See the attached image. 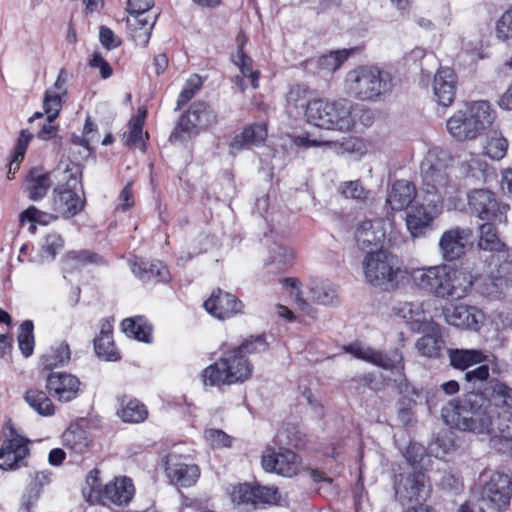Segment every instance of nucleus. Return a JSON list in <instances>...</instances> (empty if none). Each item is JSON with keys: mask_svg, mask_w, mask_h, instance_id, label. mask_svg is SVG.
<instances>
[{"mask_svg": "<svg viewBox=\"0 0 512 512\" xmlns=\"http://www.w3.org/2000/svg\"><path fill=\"white\" fill-rule=\"evenodd\" d=\"M487 163L477 155H471L461 163V171L466 177L483 180L487 170Z\"/></svg>", "mask_w": 512, "mask_h": 512, "instance_id": "50", "label": "nucleus"}, {"mask_svg": "<svg viewBox=\"0 0 512 512\" xmlns=\"http://www.w3.org/2000/svg\"><path fill=\"white\" fill-rule=\"evenodd\" d=\"M213 317L224 320L243 313L244 304L231 293L217 289L203 304Z\"/></svg>", "mask_w": 512, "mask_h": 512, "instance_id": "23", "label": "nucleus"}, {"mask_svg": "<svg viewBox=\"0 0 512 512\" xmlns=\"http://www.w3.org/2000/svg\"><path fill=\"white\" fill-rule=\"evenodd\" d=\"M204 438L212 448L230 447L232 442V438L224 431L213 428L204 431Z\"/></svg>", "mask_w": 512, "mask_h": 512, "instance_id": "57", "label": "nucleus"}, {"mask_svg": "<svg viewBox=\"0 0 512 512\" xmlns=\"http://www.w3.org/2000/svg\"><path fill=\"white\" fill-rule=\"evenodd\" d=\"M197 127L194 118H192L188 111L181 116L171 138L180 142L186 141L195 133Z\"/></svg>", "mask_w": 512, "mask_h": 512, "instance_id": "52", "label": "nucleus"}, {"mask_svg": "<svg viewBox=\"0 0 512 512\" xmlns=\"http://www.w3.org/2000/svg\"><path fill=\"white\" fill-rule=\"evenodd\" d=\"M431 491L429 479L421 471L401 474L395 482V497L402 505L426 501Z\"/></svg>", "mask_w": 512, "mask_h": 512, "instance_id": "14", "label": "nucleus"}, {"mask_svg": "<svg viewBox=\"0 0 512 512\" xmlns=\"http://www.w3.org/2000/svg\"><path fill=\"white\" fill-rule=\"evenodd\" d=\"M441 417L452 428L484 435L490 429L493 414L484 395L469 392L443 406Z\"/></svg>", "mask_w": 512, "mask_h": 512, "instance_id": "3", "label": "nucleus"}, {"mask_svg": "<svg viewBox=\"0 0 512 512\" xmlns=\"http://www.w3.org/2000/svg\"><path fill=\"white\" fill-rule=\"evenodd\" d=\"M410 278L417 287L447 300L465 298L472 291L475 283H478L481 294L493 296L502 290L505 283L500 276L491 274L482 278L474 275L468 267L446 264L412 268Z\"/></svg>", "mask_w": 512, "mask_h": 512, "instance_id": "2", "label": "nucleus"}, {"mask_svg": "<svg viewBox=\"0 0 512 512\" xmlns=\"http://www.w3.org/2000/svg\"><path fill=\"white\" fill-rule=\"evenodd\" d=\"M308 102L307 90L300 85L293 86L287 94V104L290 107L304 108L305 110Z\"/></svg>", "mask_w": 512, "mask_h": 512, "instance_id": "60", "label": "nucleus"}, {"mask_svg": "<svg viewBox=\"0 0 512 512\" xmlns=\"http://www.w3.org/2000/svg\"><path fill=\"white\" fill-rule=\"evenodd\" d=\"M146 118V110L139 108L137 114L131 118L128 125V131L124 134L126 144L143 149L145 146L144 138L147 133L143 132V126Z\"/></svg>", "mask_w": 512, "mask_h": 512, "instance_id": "38", "label": "nucleus"}, {"mask_svg": "<svg viewBox=\"0 0 512 512\" xmlns=\"http://www.w3.org/2000/svg\"><path fill=\"white\" fill-rule=\"evenodd\" d=\"M51 185L50 175L37 168L30 171L25 181L28 197L33 201L42 199Z\"/></svg>", "mask_w": 512, "mask_h": 512, "instance_id": "34", "label": "nucleus"}, {"mask_svg": "<svg viewBox=\"0 0 512 512\" xmlns=\"http://www.w3.org/2000/svg\"><path fill=\"white\" fill-rule=\"evenodd\" d=\"M391 223L384 219L365 220L358 226L355 238L361 249H383Z\"/></svg>", "mask_w": 512, "mask_h": 512, "instance_id": "19", "label": "nucleus"}, {"mask_svg": "<svg viewBox=\"0 0 512 512\" xmlns=\"http://www.w3.org/2000/svg\"><path fill=\"white\" fill-rule=\"evenodd\" d=\"M66 80V73L61 70L54 85L45 93L43 108L47 118L46 123L37 134L41 140H49L56 135L57 127L52 122L58 117L60 112L62 96L66 94Z\"/></svg>", "mask_w": 512, "mask_h": 512, "instance_id": "15", "label": "nucleus"}, {"mask_svg": "<svg viewBox=\"0 0 512 512\" xmlns=\"http://www.w3.org/2000/svg\"><path fill=\"white\" fill-rule=\"evenodd\" d=\"M229 496L233 504L244 508L255 507L254 486L247 483L238 484L231 488Z\"/></svg>", "mask_w": 512, "mask_h": 512, "instance_id": "47", "label": "nucleus"}, {"mask_svg": "<svg viewBox=\"0 0 512 512\" xmlns=\"http://www.w3.org/2000/svg\"><path fill=\"white\" fill-rule=\"evenodd\" d=\"M189 112L199 127H207L216 122L215 112L203 103L194 105Z\"/></svg>", "mask_w": 512, "mask_h": 512, "instance_id": "55", "label": "nucleus"}, {"mask_svg": "<svg viewBox=\"0 0 512 512\" xmlns=\"http://www.w3.org/2000/svg\"><path fill=\"white\" fill-rule=\"evenodd\" d=\"M448 356L451 365L459 370H465L488 361L487 355L477 349H450Z\"/></svg>", "mask_w": 512, "mask_h": 512, "instance_id": "35", "label": "nucleus"}, {"mask_svg": "<svg viewBox=\"0 0 512 512\" xmlns=\"http://www.w3.org/2000/svg\"><path fill=\"white\" fill-rule=\"evenodd\" d=\"M327 148L337 155H352L361 158L367 153V144L357 137H344L341 140H328Z\"/></svg>", "mask_w": 512, "mask_h": 512, "instance_id": "36", "label": "nucleus"}, {"mask_svg": "<svg viewBox=\"0 0 512 512\" xmlns=\"http://www.w3.org/2000/svg\"><path fill=\"white\" fill-rule=\"evenodd\" d=\"M62 444L71 455H84L92 447L90 434L79 426H70L62 434Z\"/></svg>", "mask_w": 512, "mask_h": 512, "instance_id": "29", "label": "nucleus"}, {"mask_svg": "<svg viewBox=\"0 0 512 512\" xmlns=\"http://www.w3.org/2000/svg\"><path fill=\"white\" fill-rule=\"evenodd\" d=\"M507 148V140L501 135L494 133V135L487 139L484 153L492 160H501L506 155Z\"/></svg>", "mask_w": 512, "mask_h": 512, "instance_id": "51", "label": "nucleus"}, {"mask_svg": "<svg viewBox=\"0 0 512 512\" xmlns=\"http://www.w3.org/2000/svg\"><path fill=\"white\" fill-rule=\"evenodd\" d=\"M99 39L101 44L108 50L114 49L121 44V40L114 32L106 27L101 26L99 30Z\"/></svg>", "mask_w": 512, "mask_h": 512, "instance_id": "64", "label": "nucleus"}, {"mask_svg": "<svg viewBox=\"0 0 512 512\" xmlns=\"http://www.w3.org/2000/svg\"><path fill=\"white\" fill-rule=\"evenodd\" d=\"M393 314L401 318L413 331H434L435 323L425 308L424 302H399L393 309Z\"/></svg>", "mask_w": 512, "mask_h": 512, "instance_id": "18", "label": "nucleus"}, {"mask_svg": "<svg viewBox=\"0 0 512 512\" xmlns=\"http://www.w3.org/2000/svg\"><path fill=\"white\" fill-rule=\"evenodd\" d=\"M496 35L502 40L512 38V8L506 11L498 20L496 25Z\"/></svg>", "mask_w": 512, "mask_h": 512, "instance_id": "61", "label": "nucleus"}, {"mask_svg": "<svg viewBox=\"0 0 512 512\" xmlns=\"http://www.w3.org/2000/svg\"><path fill=\"white\" fill-rule=\"evenodd\" d=\"M58 218L57 214H49L44 211L39 210L35 206H29L26 210H24L20 216L19 221L21 226H24L26 222H35L42 225H46L51 221H54Z\"/></svg>", "mask_w": 512, "mask_h": 512, "instance_id": "54", "label": "nucleus"}, {"mask_svg": "<svg viewBox=\"0 0 512 512\" xmlns=\"http://www.w3.org/2000/svg\"><path fill=\"white\" fill-rule=\"evenodd\" d=\"M262 466L268 472L292 477L299 472L300 461L291 450H280L278 452L267 450L262 456Z\"/></svg>", "mask_w": 512, "mask_h": 512, "instance_id": "25", "label": "nucleus"}, {"mask_svg": "<svg viewBox=\"0 0 512 512\" xmlns=\"http://www.w3.org/2000/svg\"><path fill=\"white\" fill-rule=\"evenodd\" d=\"M352 54V50L342 49L323 54L318 59V67L325 73H334Z\"/></svg>", "mask_w": 512, "mask_h": 512, "instance_id": "44", "label": "nucleus"}, {"mask_svg": "<svg viewBox=\"0 0 512 512\" xmlns=\"http://www.w3.org/2000/svg\"><path fill=\"white\" fill-rule=\"evenodd\" d=\"M235 349L240 354H243L245 357H247L248 354L264 352L267 349V343L263 337L259 336L244 342L242 345Z\"/></svg>", "mask_w": 512, "mask_h": 512, "instance_id": "62", "label": "nucleus"}, {"mask_svg": "<svg viewBox=\"0 0 512 512\" xmlns=\"http://www.w3.org/2000/svg\"><path fill=\"white\" fill-rule=\"evenodd\" d=\"M456 75L451 68L441 67L433 79V92L437 102L444 106H450L456 94Z\"/></svg>", "mask_w": 512, "mask_h": 512, "instance_id": "28", "label": "nucleus"}, {"mask_svg": "<svg viewBox=\"0 0 512 512\" xmlns=\"http://www.w3.org/2000/svg\"><path fill=\"white\" fill-rule=\"evenodd\" d=\"M117 415L127 423H140L148 416V411L144 404L136 399H123L121 407L117 410Z\"/></svg>", "mask_w": 512, "mask_h": 512, "instance_id": "39", "label": "nucleus"}, {"mask_svg": "<svg viewBox=\"0 0 512 512\" xmlns=\"http://www.w3.org/2000/svg\"><path fill=\"white\" fill-rule=\"evenodd\" d=\"M488 430L484 435L490 437L493 447L501 453L512 455V412H497Z\"/></svg>", "mask_w": 512, "mask_h": 512, "instance_id": "22", "label": "nucleus"}, {"mask_svg": "<svg viewBox=\"0 0 512 512\" xmlns=\"http://www.w3.org/2000/svg\"><path fill=\"white\" fill-rule=\"evenodd\" d=\"M450 154L438 147L430 149L421 163L426 204L414 206L406 215V226L413 238L421 237L431 228L442 207L456 209L460 202V187L452 179Z\"/></svg>", "mask_w": 512, "mask_h": 512, "instance_id": "1", "label": "nucleus"}, {"mask_svg": "<svg viewBox=\"0 0 512 512\" xmlns=\"http://www.w3.org/2000/svg\"><path fill=\"white\" fill-rule=\"evenodd\" d=\"M357 111L354 104L346 99L329 101L310 100L304 112L305 120L315 127L346 133L356 126Z\"/></svg>", "mask_w": 512, "mask_h": 512, "instance_id": "4", "label": "nucleus"}, {"mask_svg": "<svg viewBox=\"0 0 512 512\" xmlns=\"http://www.w3.org/2000/svg\"><path fill=\"white\" fill-rule=\"evenodd\" d=\"M283 285L290 290L291 295L295 296L299 308L310 315L312 308L302 296L299 280L296 278H286L283 280Z\"/></svg>", "mask_w": 512, "mask_h": 512, "instance_id": "58", "label": "nucleus"}, {"mask_svg": "<svg viewBox=\"0 0 512 512\" xmlns=\"http://www.w3.org/2000/svg\"><path fill=\"white\" fill-rule=\"evenodd\" d=\"M267 138V126L265 123H257L248 126L240 134L236 135L231 144V151L238 152L252 145L258 146Z\"/></svg>", "mask_w": 512, "mask_h": 512, "instance_id": "33", "label": "nucleus"}, {"mask_svg": "<svg viewBox=\"0 0 512 512\" xmlns=\"http://www.w3.org/2000/svg\"><path fill=\"white\" fill-rule=\"evenodd\" d=\"M338 192L346 199L359 202H366L369 199L370 191L367 190L359 180L344 181L338 186Z\"/></svg>", "mask_w": 512, "mask_h": 512, "instance_id": "49", "label": "nucleus"}, {"mask_svg": "<svg viewBox=\"0 0 512 512\" xmlns=\"http://www.w3.org/2000/svg\"><path fill=\"white\" fill-rule=\"evenodd\" d=\"M292 142L301 148L327 147L328 144V140L313 138L308 133L293 137Z\"/></svg>", "mask_w": 512, "mask_h": 512, "instance_id": "63", "label": "nucleus"}, {"mask_svg": "<svg viewBox=\"0 0 512 512\" xmlns=\"http://www.w3.org/2000/svg\"><path fill=\"white\" fill-rule=\"evenodd\" d=\"M309 299L317 304L332 305L337 300L336 287L329 281H316L309 289Z\"/></svg>", "mask_w": 512, "mask_h": 512, "instance_id": "41", "label": "nucleus"}, {"mask_svg": "<svg viewBox=\"0 0 512 512\" xmlns=\"http://www.w3.org/2000/svg\"><path fill=\"white\" fill-rule=\"evenodd\" d=\"M46 388L59 402H71L81 392V382L78 377L66 372H52L46 378Z\"/></svg>", "mask_w": 512, "mask_h": 512, "instance_id": "21", "label": "nucleus"}, {"mask_svg": "<svg viewBox=\"0 0 512 512\" xmlns=\"http://www.w3.org/2000/svg\"><path fill=\"white\" fill-rule=\"evenodd\" d=\"M472 230L455 227L445 231L439 239V250L445 261H454L461 258L470 243Z\"/></svg>", "mask_w": 512, "mask_h": 512, "instance_id": "20", "label": "nucleus"}, {"mask_svg": "<svg viewBox=\"0 0 512 512\" xmlns=\"http://www.w3.org/2000/svg\"><path fill=\"white\" fill-rule=\"evenodd\" d=\"M362 266L365 279L384 290L396 289L407 275L410 276V270H405L399 259L385 249L368 252Z\"/></svg>", "mask_w": 512, "mask_h": 512, "instance_id": "7", "label": "nucleus"}, {"mask_svg": "<svg viewBox=\"0 0 512 512\" xmlns=\"http://www.w3.org/2000/svg\"><path fill=\"white\" fill-rule=\"evenodd\" d=\"M252 372L253 365L248 358L234 348L206 367L202 373V380L206 386L232 385L247 381L251 378Z\"/></svg>", "mask_w": 512, "mask_h": 512, "instance_id": "8", "label": "nucleus"}, {"mask_svg": "<svg viewBox=\"0 0 512 512\" xmlns=\"http://www.w3.org/2000/svg\"><path fill=\"white\" fill-rule=\"evenodd\" d=\"M255 507L259 504L276 505L281 495L277 488L268 486H254Z\"/></svg>", "mask_w": 512, "mask_h": 512, "instance_id": "56", "label": "nucleus"}, {"mask_svg": "<svg viewBox=\"0 0 512 512\" xmlns=\"http://www.w3.org/2000/svg\"><path fill=\"white\" fill-rule=\"evenodd\" d=\"M480 394L485 396L493 415L497 414L496 409L511 412L512 388L506 383L497 379L491 380Z\"/></svg>", "mask_w": 512, "mask_h": 512, "instance_id": "27", "label": "nucleus"}, {"mask_svg": "<svg viewBox=\"0 0 512 512\" xmlns=\"http://www.w3.org/2000/svg\"><path fill=\"white\" fill-rule=\"evenodd\" d=\"M25 402L39 415L50 417L55 414L56 408L45 391L31 388L24 394Z\"/></svg>", "mask_w": 512, "mask_h": 512, "instance_id": "37", "label": "nucleus"}, {"mask_svg": "<svg viewBox=\"0 0 512 512\" xmlns=\"http://www.w3.org/2000/svg\"><path fill=\"white\" fill-rule=\"evenodd\" d=\"M27 443L28 440L19 435L5 441L0 448V469L7 471L19 468L29 454Z\"/></svg>", "mask_w": 512, "mask_h": 512, "instance_id": "26", "label": "nucleus"}, {"mask_svg": "<svg viewBox=\"0 0 512 512\" xmlns=\"http://www.w3.org/2000/svg\"><path fill=\"white\" fill-rule=\"evenodd\" d=\"M34 324L31 320H25L21 323L18 331V345L22 355L25 358L30 357L34 352L35 337Z\"/></svg>", "mask_w": 512, "mask_h": 512, "instance_id": "46", "label": "nucleus"}, {"mask_svg": "<svg viewBox=\"0 0 512 512\" xmlns=\"http://www.w3.org/2000/svg\"><path fill=\"white\" fill-rule=\"evenodd\" d=\"M469 207L481 220L498 223L506 222L507 204L501 203L488 189H475L468 194Z\"/></svg>", "mask_w": 512, "mask_h": 512, "instance_id": "12", "label": "nucleus"}, {"mask_svg": "<svg viewBox=\"0 0 512 512\" xmlns=\"http://www.w3.org/2000/svg\"><path fill=\"white\" fill-rule=\"evenodd\" d=\"M202 81L198 75H192L187 81L186 84L179 94L177 104L178 106H182L186 104L190 99L193 98L195 92L201 87Z\"/></svg>", "mask_w": 512, "mask_h": 512, "instance_id": "59", "label": "nucleus"}, {"mask_svg": "<svg viewBox=\"0 0 512 512\" xmlns=\"http://www.w3.org/2000/svg\"><path fill=\"white\" fill-rule=\"evenodd\" d=\"M235 64L240 69L242 75L251 80V84L254 89H257L259 84L260 72L253 69V61L251 58L246 56L242 51H239L234 59Z\"/></svg>", "mask_w": 512, "mask_h": 512, "instance_id": "53", "label": "nucleus"}, {"mask_svg": "<svg viewBox=\"0 0 512 512\" xmlns=\"http://www.w3.org/2000/svg\"><path fill=\"white\" fill-rule=\"evenodd\" d=\"M344 87L348 95L358 100L372 101L389 92L391 83L378 68L360 66L346 74Z\"/></svg>", "mask_w": 512, "mask_h": 512, "instance_id": "10", "label": "nucleus"}, {"mask_svg": "<svg viewBox=\"0 0 512 512\" xmlns=\"http://www.w3.org/2000/svg\"><path fill=\"white\" fill-rule=\"evenodd\" d=\"M496 119V111L485 100L466 103L447 120L449 134L457 141L464 142L476 139L489 129Z\"/></svg>", "mask_w": 512, "mask_h": 512, "instance_id": "5", "label": "nucleus"}, {"mask_svg": "<svg viewBox=\"0 0 512 512\" xmlns=\"http://www.w3.org/2000/svg\"><path fill=\"white\" fill-rule=\"evenodd\" d=\"M121 326L127 336L142 342H150L152 328L143 317L124 319Z\"/></svg>", "mask_w": 512, "mask_h": 512, "instance_id": "42", "label": "nucleus"}, {"mask_svg": "<svg viewBox=\"0 0 512 512\" xmlns=\"http://www.w3.org/2000/svg\"><path fill=\"white\" fill-rule=\"evenodd\" d=\"M71 359L69 345L65 341L55 343L49 352L41 358L42 364L46 369H53L66 365Z\"/></svg>", "mask_w": 512, "mask_h": 512, "instance_id": "40", "label": "nucleus"}, {"mask_svg": "<svg viewBox=\"0 0 512 512\" xmlns=\"http://www.w3.org/2000/svg\"><path fill=\"white\" fill-rule=\"evenodd\" d=\"M131 270L142 282H166L170 279L169 271L159 261L135 260L131 263Z\"/></svg>", "mask_w": 512, "mask_h": 512, "instance_id": "31", "label": "nucleus"}, {"mask_svg": "<svg viewBox=\"0 0 512 512\" xmlns=\"http://www.w3.org/2000/svg\"><path fill=\"white\" fill-rule=\"evenodd\" d=\"M154 0H127V26L134 42L146 46L150 40L152 29L159 16L151 12Z\"/></svg>", "mask_w": 512, "mask_h": 512, "instance_id": "11", "label": "nucleus"}, {"mask_svg": "<svg viewBox=\"0 0 512 512\" xmlns=\"http://www.w3.org/2000/svg\"><path fill=\"white\" fill-rule=\"evenodd\" d=\"M64 248L61 235L53 232L47 234L41 242L40 257L43 261H52Z\"/></svg>", "mask_w": 512, "mask_h": 512, "instance_id": "48", "label": "nucleus"}, {"mask_svg": "<svg viewBox=\"0 0 512 512\" xmlns=\"http://www.w3.org/2000/svg\"><path fill=\"white\" fill-rule=\"evenodd\" d=\"M445 320L457 328L478 331L484 324V314L475 306L458 304L444 310Z\"/></svg>", "mask_w": 512, "mask_h": 512, "instance_id": "24", "label": "nucleus"}, {"mask_svg": "<svg viewBox=\"0 0 512 512\" xmlns=\"http://www.w3.org/2000/svg\"><path fill=\"white\" fill-rule=\"evenodd\" d=\"M436 327L437 325L435 324L434 331H431L432 334L424 335L415 344L418 352L425 357H437L442 348L443 341L436 332Z\"/></svg>", "mask_w": 512, "mask_h": 512, "instance_id": "45", "label": "nucleus"}, {"mask_svg": "<svg viewBox=\"0 0 512 512\" xmlns=\"http://www.w3.org/2000/svg\"><path fill=\"white\" fill-rule=\"evenodd\" d=\"M478 247L485 251H502L504 243L499 239L495 227L491 223L482 224L479 228Z\"/></svg>", "mask_w": 512, "mask_h": 512, "instance_id": "43", "label": "nucleus"}, {"mask_svg": "<svg viewBox=\"0 0 512 512\" xmlns=\"http://www.w3.org/2000/svg\"><path fill=\"white\" fill-rule=\"evenodd\" d=\"M165 471L170 483L178 487H190L200 476L199 467L189 457L175 453L167 456Z\"/></svg>", "mask_w": 512, "mask_h": 512, "instance_id": "17", "label": "nucleus"}, {"mask_svg": "<svg viewBox=\"0 0 512 512\" xmlns=\"http://www.w3.org/2000/svg\"><path fill=\"white\" fill-rule=\"evenodd\" d=\"M100 333L94 339V349L98 357L106 361H117L120 359V354L117 351L114 341L112 339L113 326L109 320L103 319L100 321Z\"/></svg>", "mask_w": 512, "mask_h": 512, "instance_id": "30", "label": "nucleus"}, {"mask_svg": "<svg viewBox=\"0 0 512 512\" xmlns=\"http://www.w3.org/2000/svg\"><path fill=\"white\" fill-rule=\"evenodd\" d=\"M345 350L355 358L370 362L384 369L391 370L393 373H397V377L394 378V381L402 382V379L404 378V375L402 374L404 364L403 356L398 350H394L390 354H382L381 352L360 343L351 344L345 347Z\"/></svg>", "mask_w": 512, "mask_h": 512, "instance_id": "16", "label": "nucleus"}, {"mask_svg": "<svg viewBox=\"0 0 512 512\" xmlns=\"http://www.w3.org/2000/svg\"><path fill=\"white\" fill-rule=\"evenodd\" d=\"M512 497V475L494 472L483 483L481 500L495 511L508 508Z\"/></svg>", "mask_w": 512, "mask_h": 512, "instance_id": "13", "label": "nucleus"}, {"mask_svg": "<svg viewBox=\"0 0 512 512\" xmlns=\"http://www.w3.org/2000/svg\"><path fill=\"white\" fill-rule=\"evenodd\" d=\"M99 475V470L93 469L86 477L82 494L87 502L97 504L110 501L121 506L128 504L132 500L135 488L130 478L125 476L116 477L102 487Z\"/></svg>", "mask_w": 512, "mask_h": 512, "instance_id": "9", "label": "nucleus"}, {"mask_svg": "<svg viewBox=\"0 0 512 512\" xmlns=\"http://www.w3.org/2000/svg\"><path fill=\"white\" fill-rule=\"evenodd\" d=\"M53 176L59 182L53 192V211L63 218H71L80 213L85 206V197L79 168L75 164L58 166Z\"/></svg>", "mask_w": 512, "mask_h": 512, "instance_id": "6", "label": "nucleus"}, {"mask_svg": "<svg viewBox=\"0 0 512 512\" xmlns=\"http://www.w3.org/2000/svg\"><path fill=\"white\" fill-rule=\"evenodd\" d=\"M416 197L415 186L407 180L393 183L387 198V204L394 211L407 208Z\"/></svg>", "mask_w": 512, "mask_h": 512, "instance_id": "32", "label": "nucleus"}]
</instances>
